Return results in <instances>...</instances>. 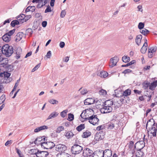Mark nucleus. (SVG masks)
<instances>
[{"mask_svg":"<svg viewBox=\"0 0 157 157\" xmlns=\"http://www.w3.org/2000/svg\"><path fill=\"white\" fill-rule=\"evenodd\" d=\"M123 62L126 63H128L130 60V58L127 56H124L122 57Z\"/></svg>","mask_w":157,"mask_h":157,"instance_id":"f704fd0d","label":"nucleus"},{"mask_svg":"<svg viewBox=\"0 0 157 157\" xmlns=\"http://www.w3.org/2000/svg\"><path fill=\"white\" fill-rule=\"evenodd\" d=\"M95 102L94 99L93 98H87L84 101L85 105H90Z\"/></svg>","mask_w":157,"mask_h":157,"instance_id":"6e6552de","label":"nucleus"},{"mask_svg":"<svg viewBox=\"0 0 157 157\" xmlns=\"http://www.w3.org/2000/svg\"><path fill=\"white\" fill-rule=\"evenodd\" d=\"M134 142L132 141H131L129 142V144L128 145L129 148L131 149L132 148L134 145Z\"/></svg>","mask_w":157,"mask_h":157,"instance_id":"bf43d9fd","label":"nucleus"},{"mask_svg":"<svg viewBox=\"0 0 157 157\" xmlns=\"http://www.w3.org/2000/svg\"><path fill=\"white\" fill-rule=\"evenodd\" d=\"M38 149H31L30 150V152H29L30 154L31 155H36L37 157H38V152H37V150Z\"/></svg>","mask_w":157,"mask_h":157,"instance_id":"cd10ccee","label":"nucleus"},{"mask_svg":"<svg viewBox=\"0 0 157 157\" xmlns=\"http://www.w3.org/2000/svg\"><path fill=\"white\" fill-rule=\"evenodd\" d=\"M64 128L63 126H60L58 127L56 130V132L59 133L61 131L64 130Z\"/></svg>","mask_w":157,"mask_h":157,"instance_id":"a19ab883","label":"nucleus"},{"mask_svg":"<svg viewBox=\"0 0 157 157\" xmlns=\"http://www.w3.org/2000/svg\"><path fill=\"white\" fill-rule=\"evenodd\" d=\"M131 93V90L128 89L124 91L123 93L122 94V96H124V98L125 99H126L125 98H129L128 96L130 95Z\"/></svg>","mask_w":157,"mask_h":157,"instance_id":"f8f14e48","label":"nucleus"},{"mask_svg":"<svg viewBox=\"0 0 157 157\" xmlns=\"http://www.w3.org/2000/svg\"><path fill=\"white\" fill-rule=\"evenodd\" d=\"M74 135L72 132V131L71 130L69 132H67L65 135V136L68 139H69L71 137H72L74 136Z\"/></svg>","mask_w":157,"mask_h":157,"instance_id":"7c9ffc66","label":"nucleus"},{"mask_svg":"<svg viewBox=\"0 0 157 157\" xmlns=\"http://www.w3.org/2000/svg\"><path fill=\"white\" fill-rule=\"evenodd\" d=\"M89 112L90 113V114L91 115L93 113H94V111L92 109L90 108L87 109L83 111V113H84V114H85L86 113L87 114Z\"/></svg>","mask_w":157,"mask_h":157,"instance_id":"72a5a7b5","label":"nucleus"},{"mask_svg":"<svg viewBox=\"0 0 157 157\" xmlns=\"http://www.w3.org/2000/svg\"><path fill=\"white\" fill-rule=\"evenodd\" d=\"M20 19L18 20H15L12 21L10 23V25L11 27H14L16 25H19L20 23L21 24Z\"/></svg>","mask_w":157,"mask_h":157,"instance_id":"4468645a","label":"nucleus"},{"mask_svg":"<svg viewBox=\"0 0 157 157\" xmlns=\"http://www.w3.org/2000/svg\"><path fill=\"white\" fill-rule=\"evenodd\" d=\"M142 38V36L141 34L136 36V43L139 46L140 44Z\"/></svg>","mask_w":157,"mask_h":157,"instance_id":"6ab92c4d","label":"nucleus"},{"mask_svg":"<svg viewBox=\"0 0 157 157\" xmlns=\"http://www.w3.org/2000/svg\"><path fill=\"white\" fill-rule=\"evenodd\" d=\"M144 141H139L134 145V147L136 150H141L145 146Z\"/></svg>","mask_w":157,"mask_h":157,"instance_id":"7ed1b4c3","label":"nucleus"},{"mask_svg":"<svg viewBox=\"0 0 157 157\" xmlns=\"http://www.w3.org/2000/svg\"><path fill=\"white\" fill-rule=\"evenodd\" d=\"M9 72L4 71V75L3 78L5 80L6 79H8L9 78L11 74L10 73L8 72Z\"/></svg>","mask_w":157,"mask_h":157,"instance_id":"4c0bfd02","label":"nucleus"},{"mask_svg":"<svg viewBox=\"0 0 157 157\" xmlns=\"http://www.w3.org/2000/svg\"><path fill=\"white\" fill-rule=\"evenodd\" d=\"M140 32L144 36L150 33V31L145 28L143 30H140Z\"/></svg>","mask_w":157,"mask_h":157,"instance_id":"c9c22d12","label":"nucleus"},{"mask_svg":"<svg viewBox=\"0 0 157 157\" xmlns=\"http://www.w3.org/2000/svg\"><path fill=\"white\" fill-rule=\"evenodd\" d=\"M74 119V115L71 113L68 114V118L67 120L69 121H71Z\"/></svg>","mask_w":157,"mask_h":157,"instance_id":"58836bf2","label":"nucleus"},{"mask_svg":"<svg viewBox=\"0 0 157 157\" xmlns=\"http://www.w3.org/2000/svg\"><path fill=\"white\" fill-rule=\"evenodd\" d=\"M49 102L51 104H58L59 103V102L57 100L54 99H51L49 101Z\"/></svg>","mask_w":157,"mask_h":157,"instance_id":"a18cd8bd","label":"nucleus"},{"mask_svg":"<svg viewBox=\"0 0 157 157\" xmlns=\"http://www.w3.org/2000/svg\"><path fill=\"white\" fill-rule=\"evenodd\" d=\"M59 113L57 112H54L52 113L48 117V118L46 120H48L52 118H55L57 117Z\"/></svg>","mask_w":157,"mask_h":157,"instance_id":"412c9836","label":"nucleus"},{"mask_svg":"<svg viewBox=\"0 0 157 157\" xmlns=\"http://www.w3.org/2000/svg\"><path fill=\"white\" fill-rule=\"evenodd\" d=\"M91 135V133L90 132L86 130V132L83 133L82 136L83 138H86L90 136Z\"/></svg>","mask_w":157,"mask_h":157,"instance_id":"a878e982","label":"nucleus"},{"mask_svg":"<svg viewBox=\"0 0 157 157\" xmlns=\"http://www.w3.org/2000/svg\"><path fill=\"white\" fill-rule=\"evenodd\" d=\"M16 29H13V30L10 31L6 33V34L8 35V36L10 37V36L13 35Z\"/></svg>","mask_w":157,"mask_h":157,"instance_id":"c03bdc74","label":"nucleus"},{"mask_svg":"<svg viewBox=\"0 0 157 157\" xmlns=\"http://www.w3.org/2000/svg\"><path fill=\"white\" fill-rule=\"evenodd\" d=\"M157 86V80L154 81L150 84L149 89L152 90H154L155 88Z\"/></svg>","mask_w":157,"mask_h":157,"instance_id":"aec40b11","label":"nucleus"},{"mask_svg":"<svg viewBox=\"0 0 157 157\" xmlns=\"http://www.w3.org/2000/svg\"><path fill=\"white\" fill-rule=\"evenodd\" d=\"M111 121L112 122L113 124H114V126H116V125H118V124L119 123V121L117 120H116L113 119L111 120Z\"/></svg>","mask_w":157,"mask_h":157,"instance_id":"09e8293b","label":"nucleus"},{"mask_svg":"<svg viewBox=\"0 0 157 157\" xmlns=\"http://www.w3.org/2000/svg\"><path fill=\"white\" fill-rule=\"evenodd\" d=\"M93 151L92 150L90 149L89 148H86L84 149L83 151V154H84V153H85L86 154V155H87L86 154H88V155H89L90 157L91 155L92 156H93Z\"/></svg>","mask_w":157,"mask_h":157,"instance_id":"a211bd4d","label":"nucleus"},{"mask_svg":"<svg viewBox=\"0 0 157 157\" xmlns=\"http://www.w3.org/2000/svg\"><path fill=\"white\" fill-rule=\"evenodd\" d=\"M26 32L27 34L28 35V33H29L30 36H31L33 33V31L31 28H28L26 30Z\"/></svg>","mask_w":157,"mask_h":157,"instance_id":"49530a36","label":"nucleus"},{"mask_svg":"<svg viewBox=\"0 0 157 157\" xmlns=\"http://www.w3.org/2000/svg\"><path fill=\"white\" fill-rule=\"evenodd\" d=\"M15 51L16 55H20L22 52V50L21 48H18Z\"/></svg>","mask_w":157,"mask_h":157,"instance_id":"864d4df0","label":"nucleus"},{"mask_svg":"<svg viewBox=\"0 0 157 157\" xmlns=\"http://www.w3.org/2000/svg\"><path fill=\"white\" fill-rule=\"evenodd\" d=\"M35 17L36 18H39L41 17V19H42V16H41V13H36L35 15Z\"/></svg>","mask_w":157,"mask_h":157,"instance_id":"69168bd1","label":"nucleus"},{"mask_svg":"<svg viewBox=\"0 0 157 157\" xmlns=\"http://www.w3.org/2000/svg\"><path fill=\"white\" fill-rule=\"evenodd\" d=\"M118 59L117 56H115L114 57L111 58L110 60L112 63L111 65H109L110 67H112L116 65Z\"/></svg>","mask_w":157,"mask_h":157,"instance_id":"9b49d317","label":"nucleus"},{"mask_svg":"<svg viewBox=\"0 0 157 157\" xmlns=\"http://www.w3.org/2000/svg\"><path fill=\"white\" fill-rule=\"evenodd\" d=\"M0 64L2 65V67L3 66H5L8 63V59L7 58H5L3 56L0 59Z\"/></svg>","mask_w":157,"mask_h":157,"instance_id":"1a4fd4ad","label":"nucleus"},{"mask_svg":"<svg viewBox=\"0 0 157 157\" xmlns=\"http://www.w3.org/2000/svg\"><path fill=\"white\" fill-rule=\"evenodd\" d=\"M24 33L22 32H18L16 35L15 38V41L17 42L20 40L23 37Z\"/></svg>","mask_w":157,"mask_h":157,"instance_id":"ddd939ff","label":"nucleus"},{"mask_svg":"<svg viewBox=\"0 0 157 157\" xmlns=\"http://www.w3.org/2000/svg\"><path fill=\"white\" fill-rule=\"evenodd\" d=\"M108 128H109L110 129H112L113 128H114L115 127L114 125V124L112 123V122L111 121H110L109 122V124L108 125Z\"/></svg>","mask_w":157,"mask_h":157,"instance_id":"6e6d98bb","label":"nucleus"},{"mask_svg":"<svg viewBox=\"0 0 157 157\" xmlns=\"http://www.w3.org/2000/svg\"><path fill=\"white\" fill-rule=\"evenodd\" d=\"M6 99V95L4 94H3L0 97V100L1 101H5V100Z\"/></svg>","mask_w":157,"mask_h":157,"instance_id":"052dcab7","label":"nucleus"},{"mask_svg":"<svg viewBox=\"0 0 157 157\" xmlns=\"http://www.w3.org/2000/svg\"><path fill=\"white\" fill-rule=\"evenodd\" d=\"M98 135V134L97 133H96V134L95 135L94 139L96 141L101 140V139L100 137Z\"/></svg>","mask_w":157,"mask_h":157,"instance_id":"680f3d73","label":"nucleus"},{"mask_svg":"<svg viewBox=\"0 0 157 157\" xmlns=\"http://www.w3.org/2000/svg\"><path fill=\"white\" fill-rule=\"evenodd\" d=\"M85 127L84 124H81L76 127V129L78 132H80L84 129L85 128Z\"/></svg>","mask_w":157,"mask_h":157,"instance_id":"c85d7f7f","label":"nucleus"},{"mask_svg":"<svg viewBox=\"0 0 157 157\" xmlns=\"http://www.w3.org/2000/svg\"><path fill=\"white\" fill-rule=\"evenodd\" d=\"M31 17V15H27L25 16L23 18H20L21 21V24L25 22H26Z\"/></svg>","mask_w":157,"mask_h":157,"instance_id":"4be33fe9","label":"nucleus"},{"mask_svg":"<svg viewBox=\"0 0 157 157\" xmlns=\"http://www.w3.org/2000/svg\"><path fill=\"white\" fill-rule=\"evenodd\" d=\"M155 124L156 123L155 120L153 119H150L147 121L146 125V128L147 129L148 125H150L151 126V127L149 128V130L150 131L152 130L154 128Z\"/></svg>","mask_w":157,"mask_h":157,"instance_id":"20e7f679","label":"nucleus"},{"mask_svg":"<svg viewBox=\"0 0 157 157\" xmlns=\"http://www.w3.org/2000/svg\"><path fill=\"white\" fill-rule=\"evenodd\" d=\"M12 142V140H8L5 143V145L6 146H7L9 144H11Z\"/></svg>","mask_w":157,"mask_h":157,"instance_id":"774afa93","label":"nucleus"},{"mask_svg":"<svg viewBox=\"0 0 157 157\" xmlns=\"http://www.w3.org/2000/svg\"><path fill=\"white\" fill-rule=\"evenodd\" d=\"M45 143L46 149H51L55 146V144L52 141L46 142Z\"/></svg>","mask_w":157,"mask_h":157,"instance_id":"9d476101","label":"nucleus"},{"mask_svg":"<svg viewBox=\"0 0 157 157\" xmlns=\"http://www.w3.org/2000/svg\"><path fill=\"white\" fill-rule=\"evenodd\" d=\"M105 128V126L104 124L98 126L96 128V130L98 131H100Z\"/></svg>","mask_w":157,"mask_h":157,"instance_id":"5fc2aeb1","label":"nucleus"},{"mask_svg":"<svg viewBox=\"0 0 157 157\" xmlns=\"http://www.w3.org/2000/svg\"><path fill=\"white\" fill-rule=\"evenodd\" d=\"M97 154L98 156H101V157H104L105 152L102 150L97 151Z\"/></svg>","mask_w":157,"mask_h":157,"instance_id":"c756f323","label":"nucleus"},{"mask_svg":"<svg viewBox=\"0 0 157 157\" xmlns=\"http://www.w3.org/2000/svg\"><path fill=\"white\" fill-rule=\"evenodd\" d=\"M11 19L10 18H9L8 19H7V20H6L4 21V22L2 23V24H1L2 26H3V25H5L6 23H9L10 21H11Z\"/></svg>","mask_w":157,"mask_h":157,"instance_id":"4d7b16f0","label":"nucleus"},{"mask_svg":"<svg viewBox=\"0 0 157 157\" xmlns=\"http://www.w3.org/2000/svg\"><path fill=\"white\" fill-rule=\"evenodd\" d=\"M137 151L135 154L136 157H142L144 155V153L141 150H136Z\"/></svg>","mask_w":157,"mask_h":157,"instance_id":"393cba45","label":"nucleus"},{"mask_svg":"<svg viewBox=\"0 0 157 157\" xmlns=\"http://www.w3.org/2000/svg\"><path fill=\"white\" fill-rule=\"evenodd\" d=\"M0 49L4 50V52L6 57L11 56L13 52L12 46H10L8 44L4 45L2 47L0 46Z\"/></svg>","mask_w":157,"mask_h":157,"instance_id":"f257e3e1","label":"nucleus"},{"mask_svg":"<svg viewBox=\"0 0 157 157\" xmlns=\"http://www.w3.org/2000/svg\"><path fill=\"white\" fill-rule=\"evenodd\" d=\"M8 35L6 33L2 37V38L3 40L6 42H8L11 40V37L7 36Z\"/></svg>","mask_w":157,"mask_h":157,"instance_id":"5701e85b","label":"nucleus"},{"mask_svg":"<svg viewBox=\"0 0 157 157\" xmlns=\"http://www.w3.org/2000/svg\"><path fill=\"white\" fill-rule=\"evenodd\" d=\"M147 45H143L140 50V52L141 53L143 54L145 53L147 49Z\"/></svg>","mask_w":157,"mask_h":157,"instance_id":"e433bc0d","label":"nucleus"},{"mask_svg":"<svg viewBox=\"0 0 157 157\" xmlns=\"http://www.w3.org/2000/svg\"><path fill=\"white\" fill-rule=\"evenodd\" d=\"M83 147L78 144H75L71 148V151L72 154H78L81 152Z\"/></svg>","mask_w":157,"mask_h":157,"instance_id":"f03ea898","label":"nucleus"},{"mask_svg":"<svg viewBox=\"0 0 157 157\" xmlns=\"http://www.w3.org/2000/svg\"><path fill=\"white\" fill-rule=\"evenodd\" d=\"M113 108L112 107H109L108 106H103V108L101 109L100 111L102 113H106L111 112Z\"/></svg>","mask_w":157,"mask_h":157,"instance_id":"423d86ee","label":"nucleus"},{"mask_svg":"<svg viewBox=\"0 0 157 157\" xmlns=\"http://www.w3.org/2000/svg\"><path fill=\"white\" fill-rule=\"evenodd\" d=\"M39 127H40L41 131L47 129L48 128V127L45 125L41 126Z\"/></svg>","mask_w":157,"mask_h":157,"instance_id":"13d9d810","label":"nucleus"},{"mask_svg":"<svg viewBox=\"0 0 157 157\" xmlns=\"http://www.w3.org/2000/svg\"><path fill=\"white\" fill-rule=\"evenodd\" d=\"M157 47L156 46L154 47H148V57L149 58H151L153 56V54L154 52H156Z\"/></svg>","mask_w":157,"mask_h":157,"instance_id":"39448f33","label":"nucleus"},{"mask_svg":"<svg viewBox=\"0 0 157 157\" xmlns=\"http://www.w3.org/2000/svg\"><path fill=\"white\" fill-rule=\"evenodd\" d=\"M3 67L5 68L6 71L7 72H11L13 70V66L12 65H9L8 63L6 64V65L3 66Z\"/></svg>","mask_w":157,"mask_h":157,"instance_id":"dca6fc26","label":"nucleus"},{"mask_svg":"<svg viewBox=\"0 0 157 157\" xmlns=\"http://www.w3.org/2000/svg\"><path fill=\"white\" fill-rule=\"evenodd\" d=\"M113 101H111L110 100H108L104 102L103 106H108V107H112L113 105Z\"/></svg>","mask_w":157,"mask_h":157,"instance_id":"f3484780","label":"nucleus"},{"mask_svg":"<svg viewBox=\"0 0 157 157\" xmlns=\"http://www.w3.org/2000/svg\"><path fill=\"white\" fill-rule=\"evenodd\" d=\"M150 83L149 82H148V81L147 80H145L144 81L142 84V85L143 86V88L144 89L146 90L148 88V86L149 87Z\"/></svg>","mask_w":157,"mask_h":157,"instance_id":"b1692460","label":"nucleus"},{"mask_svg":"<svg viewBox=\"0 0 157 157\" xmlns=\"http://www.w3.org/2000/svg\"><path fill=\"white\" fill-rule=\"evenodd\" d=\"M97 115H94V114H93L92 115L90 116L89 117H91V119H89L88 120H89V122L91 124H92L94 125H98V124L97 123V122H94V121H93V119H95L96 118Z\"/></svg>","mask_w":157,"mask_h":157,"instance_id":"2eb2a0df","label":"nucleus"},{"mask_svg":"<svg viewBox=\"0 0 157 157\" xmlns=\"http://www.w3.org/2000/svg\"><path fill=\"white\" fill-rule=\"evenodd\" d=\"M42 25L44 28L47 25V22L46 21H44L42 22Z\"/></svg>","mask_w":157,"mask_h":157,"instance_id":"338daca9","label":"nucleus"},{"mask_svg":"<svg viewBox=\"0 0 157 157\" xmlns=\"http://www.w3.org/2000/svg\"><path fill=\"white\" fill-rule=\"evenodd\" d=\"M97 133L98 134V136L101 140H103L104 138V136L105 135V132L103 131H100L99 133L98 132Z\"/></svg>","mask_w":157,"mask_h":157,"instance_id":"2f4dec72","label":"nucleus"},{"mask_svg":"<svg viewBox=\"0 0 157 157\" xmlns=\"http://www.w3.org/2000/svg\"><path fill=\"white\" fill-rule=\"evenodd\" d=\"M99 92V94H101V95H105L107 94V92L105 90H104L103 89H102L101 90H100Z\"/></svg>","mask_w":157,"mask_h":157,"instance_id":"603ef678","label":"nucleus"},{"mask_svg":"<svg viewBox=\"0 0 157 157\" xmlns=\"http://www.w3.org/2000/svg\"><path fill=\"white\" fill-rule=\"evenodd\" d=\"M136 62V61L135 60H132L130 62L127 63L125 65H122L121 66L122 67H127L130 66L132 65V64H134Z\"/></svg>","mask_w":157,"mask_h":157,"instance_id":"473e14b6","label":"nucleus"},{"mask_svg":"<svg viewBox=\"0 0 157 157\" xmlns=\"http://www.w3.org/2000/svg\"><path fill=\"white\" fill-rule=\"evenodd\" d=\"M145 24L144 23L140 22L139 23L138 27V29L140 30H141L142 29H144V27Z\"/></svg>","mask_w":157,"mask_h":157,"instance_id":"ea45409f","label":"nucleus"},{"mask_svg":"<svg viewBox=\"0 0 157 157\" xmlns=\"http://www.w3.org/2000/svg\"><path fill=\"white\" fill-rule=\"evenodd\" d=\"M66 14V12L65 10H62L60 14L61 17L62 18L63 17L65 16Z\"/></svg>","mask_w":157,"mask_h":157,"instance_id":"e2e57ef3","label":"nucleus"},{"mask_svg":"<svg viewBox=\"0 0 157 157\" xmlns=\"http://www.w3.org/2000/svg\"><path fill=\"white\" fill-rule=\"evenodd\" d=\"M153 131H154L153 132H151V133L152 134V136L153 137H156L157 136V135L156 134L157 131V128H155V127L154 128V129H152Z\"/></svg>","mask_w":157,"mask_h":157,"instance_id":"de8ad7c7","label":"nucleus"},{"mask_svg":"<svg viewBox=\"0 0 157 157\" xmlns=\"http://www.w3.org/2000/svg\"><path fill=\"white\" fill-rule=\"evenodd\" d=\"M39 26V24L38 23L37 21H35L33 22V29L34 30H35Z\"/></svg>","mask_w":157,"mask_h":157,"instance_id":"79ce46f5","label":"nucleus"},{"mask_svg":"<svg viewBox=\"0 0 157 157\" xmlns=\"http://www.w3.org/2000/svg\"><path fill=\"white\" fill-rule=\"evenodd\" d=\"M68 111L67 110H64L60 113V116L63 118H64L66 115Z\"/></svg>","mask_w":157,"mask_h":157,"instance_id":"37998d69","label":"nucleus"},{"mask_svg":"<svg viewBox=\"0 0 157 157\" xmlns=\"http://www.w3.org/2000/svg\"><path fill=\"white\" fill-rule=\"evenodd\" d=\"M57 146L58 147H56L55 148L56 149H58V150H57L56 149V150L59 152L60 151L62 152H63L64 151L67 149L66 146L64 144H59L57 145Z\"/></svg>","mask_w":157,"mask_h":157,"instance_id":"0eeeda50","label":"nucleus"},{"mask_svg":"<svg viewBox=\"0 0 157 157\" xmlns=\"http://www.w3.org/2000/svg\"><path fill=\"white\" fill-rule=\"evenodd\" d=\"M52 56L51 52L50 51H49L47 53L46 56L48 58H50Z\"/></svg>","mask_w":157,"mask_h":157,"instance_id":"0e129e2a","label":"nucleus"},{"mask_svg":"<svg viewBox=\"0 0 157 157\" xmlns=\"http://www.w3.org/2000/svg\"><path fill=\"white\" fill-rule=\"evenodd\" d=\"M132 72V71L129 69H126L123 71L122 73L126 74H129Z\"/></svg>","mask_w":157,"mask_h":157,"instance_id":"3c124183","label":"nucleus"},{"mask_svg":"<svg viewBox=\"0 0 157 157\" xmlns=\"http://www.w3.org/2000/svg\"><path fill=\"white\" fill-rule=\"evenodd\" d=\"M98 75L101 78H105L107 77L108 73L106 71H101Z\"/></svg>","mask_w":157,"mask_h":157,"instance_id":"bb28decb","label":"nucleus"},{"mask_svg":"<svg viewBox=\"0 0 157 157\" xmlns=\"http://www.w3.org/2000/svg\"><path fill=\"white\" fill-rule=\"evenodd\" d=\"M52 10L51 8L49 6V5H48L47 6V8L45 9V10L44 11V13H47L48 12H51Z\"/></svg>","mask_w":157,"mask_h":157,"instance_id":"8fccbe9b","label":"nucleus"}]
</instances>
